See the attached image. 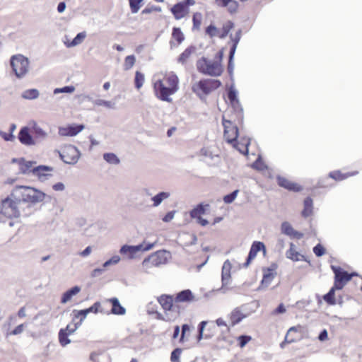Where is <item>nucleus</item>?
I'll return each mask as SVG.
<instances>
[{"label":"nucleus","instance_id":"obj_1","mask_svg":"<svg viewBox=\"0 0 362 362\" xmlns=\"http://www.w3.org/2000/svg\"><path fill=\"white\" fill-rule=\"evenodd\" d=\"M46 194L40 190L27 186H16L10 197L0 204V214L8 219L32 214V205L44 201Z\"/></svg>","mask_w":362,"mask_h":362},{"label":"nucleus","instance_id":"obj_2","mask_svg":"<svg viewBox=\"0 0 362 362\" xmlns=\"http://www.w3.org/2000/svg\"><path fill=\"white\" fill-rule=\"evenodd\" d=\"M156 96L160 100L170 103V95L175 94L179 89V79L176 74L169 73L161 80L153 83Z\"/></svg>","mask_w":362,"mask_h":362},{"label":"nucleus","instance_id":"obj_3","mask_svg":"<svg viewBox=\"0 0 362 362\" xmlns=\"http://www.w3.org/2000/svg\"><path fill=\"white\" fill-rule=\"evenodd\" d=\"M198 71L204 74L218 76L223 72V67L218 61L210 60L202 57L197 62Z\"/></svg>","mask_w":362,"mask_h":362},{"label":"nucleus","instance_id":"obj_4","mask_svg":"<svg viewBox=\"0 0 362 362\" xmlns=\"http://www.w3.org/2000/svg\"><path fill=\"white\" fill-rule=\"evenodd\" d=\"M10 63L18 78H23L30 71V60L23 54L13 55L11 57Z\"/></svg>","mask_w":362,"mask_h":362},{"label":"nucleus","instance_id":"obj_5","mask_svg":"<svg viewBox=\"0 0 362 362\" xmlns=\"http://www.w3.org/2000/svg\"><path fill=\"white\" fill-rule=\"evenodd\" d=\"M221 82L218 80H202L193 85L192 90L199 95H200L201 94L208 95L213 90H215L217 88H218L221 86Z\"/></svg>","mask_w":362,"mask_h":362},{"label":"nucleus","instance_id":"obj_6","mask_svg":"<svg viewBox=\"0 0 362 362\" xmlns=\"http://www.w3.org/2000/svg\"><path fill=\"white\" fill-rule=\"evenodd\" d=\"M155 244L156 243L146 244L144 242L143 243L138 245H124L120 248L119 252L122 255H127L128 258L129 259H134L138 252H146L151 250L154 247Z\"/></svg>","mask_w":362,"mask_h":362},{"label":"nucleus","instance_id":"obj_7","mask_svg":"<svg viewBox=\"0 0 362 362\" xmlns=\"http://www.w3.org/2000/svg\"><path fill=\"white\" fill-rule=\"evenodd\" d=\"M61 159L67 164L74 165L80 158L81 153L79 150L73 145L64 146L62 153H59Z\"/></svg>","mask_w":362,"mask_h":362},{"label":"nucleus","instance_id":"obj_8","mask_svg":"<svg viewBox=\"0 0 362 362\" xmlns=\"http://www.w3.org/2000/svg\"><path fill=\"white\" fill-rule=\"evenodd\" d=\"M332 269L335 275L334 288H336L337 290H340L344 286L346 282L351 280L354 274H349L340 267L332 266Z\"/></svg>","mask_w":362,"mask_h":362},{"label":"nucleus","instance_id":"obj_9","mask_svg":"<svg viewBox=\"0 0 362 362\" xmlns=\"http://www.w3.org/2000/svg\"><path fill=\"white\" fill-rule=\"evenodd\" d=\"M223 125L224 127V137L228 143L235 141L238 136V129L230 120L223 117Z\"/></svg>","mask_w":362,"mask_h":362},{"label":"nucleus","instance_id":"obj_10","mask_svg":"<svg viewBox=\"0 0 362 362\" xmlns=\"http://www.w3.org/2000/svg\"><path fill=\"white\" fill-rule=\"evenodd\" d=\"M31 129L30 125L23 127L21 129L18 134V139L20 142L25 146H34L36 144V141L32 136Z\"/></svg>","mask_w":362,"mask_h":362},{"label":"nucleus","instance_id":"obj_11","mask_svg":"<svg viewBox=\"0 0 362 362\" xmlns=\"http://www.w3.org/2000/svg\"><path fill=\"white\" fill-rule=\"evenodd\" d=\"M53 168L47 165H38L32 169V175L37 177L39 180L44 182L52 176Z\"/></svg>","mask_w":362,"mask_h":362},{"label":"nucleus","instance_id":"obj_12","mask_svg":"<svg viewBox=\"0 0 362 362\" xmlns=\"http://www.w3.org/2000/svg\"><path fill=\"white\" fill-rule=\"evenodd\" d=\"M156 267L165 264L170 257V253L165 250H158L148 257Z\"/></svg>","mask_w":362,"mask_h":362},{"label":"nucleus","instance_id":"obj_13","mask_svg":"<svg viewBox=\"0 0 362 362\" xmlns=\"http://www.w3.org/2000/svg\"><path fill=\"white\" fill-rule=\"evenodd\" d=\"M259 251H263V253L265 255V245L262 242L255 241L251 246L248 257L245 263L244 264L245 267H247L250 265L251 261L256 257L257 252Z\"/></svg>","mask_w":362,"mask_h":362},{"label":"nucleus","instance_id":"obj_14","mask_svg":"<svg viewBox=\"0 0 362 362\" xmlns=\"http://www.w3.org/2000/svg\"><path fill=\"white\" fill-rule=\"evenodd\" d=\"M232 268V264L227 259L224 262L223 265L222 267V272H221V281H222V288L221 289L223 292H226V287L230 284V270Z\"/></svg>","mask_w":362,"mask_h":362},{"label":"nucleus","instance_id":"obj_15","mask_svg":"<svg viewBox=\"0 0 362 362\" xmlns=\"http://www.w3.org/2000/svg\"><path fill=\"white\" fill-rule=\"evenodd\" d=\"M84 129V125H70L59 128V134L63 136H74Z\"/></svg>","mask_w":362,"mask_h":362},{"label":"nucleus","instance_id":"obj_16","mask_svg":"<svg viewBox=\"0 0 362 362\" xmlns=\"http://www.w3.org/2000/svg\"><path fill=\"white\" fill-rule=\"evenodd\" d=\"M274 269L267 268L264 269L263 279L261 281L258 290H263L267 288L276 276V272H274Z\"/></svg>","mask_w":362,"mask_h":362},{"label":"nucleus","instance_id":"obj_17","mask_svg":"<svg viewBox=\"0 0 362 362\" xmlns=\"http://www.w3.org/2000/svg\"><path fill=\"white\" fill-rule=\"evenodd\" d=\"M286 256L287 258L292 259L293 261H300L303 260L305 262H308L306 257L297 252L295 249V245L292 243H290V248L286 252Z\"/></svg>","mask_w":362,"mask_h":362},{"label":"nucleus","instance_id":"obj_18","mask_svg":"<svg viewBox=\"0 0 362 362\" xmlns=\"http://www.w3.org/2000/svg\"><path fill=\"white\" fill-rule=\"evenodd\" d=\"M31 132L34 134V139L36 141L37 139H45L47 136V134L35 122H32L29 124Z\"/></svg>","mask_w":362,"mask_h":362},{"label":"nucleus","instance_id":"obj_19","mask_svg":"<svg viewBox=\"0 0 362 362\" xmlns=\"http://www.w3.org/2000/svg\"><path fill=\"white\" fill-rule=\"evenodd\" d=\"M278 184L287 189L292 190L294 192H298L301 189V187L297 184L291 182L285 177L279 176L277 177Z\"/></svg>","mask_w":362,"mask_h":362},{"label":"nucleus","instance_id":"obj_20","mask_svg":"<svg viewBox=\"0 0 362 362\" xmlns=\"http://www.w3.org/2000/svg\"><path fill=\"white\" fill-rule=\"evenodd\" d=\"M171 11L175 18L179 20L185 17L188 12V9L183 4L178 3L171 8Z\"/></svg>","mask_w":362,"mask_h":362},{"label":"nucleus","instance_id":"obj_21","mask_svg":"<svg viewBox=\"0 0 362 362\" xmlns=\"http://www.w3.org/2000/svg\"><path fill=\"white\" fill-rule=\"evenodd\" d=\"M112 303V313L115 315H122L126 313V309L122 306L117 298H112L108 300Z\"/></svg>","mask_w":362,"mask_h":362},{"label":"nucleus","instance_id":"obj_22","mask_svg":"<svg viewBox=\"0 0 362 362\" xmlns=\"http://www.w3.org/2000/svg\"><path fill=\"white\" fill-rule=\"evenodd\" d=\"M165 321L166 322H173L175 321L180 315V310L177 306L175 305L169 310H165Z\"/></svg>","mask_w":362,"mask_h":362},{"label":"nucleus","instance_id":"obj_23","mask_svg":"<svg viewBox=\"0 0 362 362\" xmlns=\"http://www.w3.org/2000/svg\"><path fill=\"white\" fill-rule=\"evenodd\" d=\"M241 36V30H239L236 33L234 37H232L233 41V45L230 47V54H229V65L228 68H230L232 59L233 58V56L235 54L238 44L240 40Z\"/></svg>","mask_w":362,"mask_h":362},{"label":"nucleus","instance_id":"obj_24","mask_svg":"<svg viewBox=\"0 0 362 362\" xmlns=\"http://www.w3.org/2000/svg\"><path fill=\"white\" fill-rule=\"evenodd\" d=\"M81 291V288L78 286H76L71 289L66 291L62 296L61 303H66L69 301L74 296H76Z\"/></svg>","mask_w":362,"mask_h":362},{"label":"nucleus","instance_id":"obj_25","mask_svg":"<svg viewBox=\"0 0 362 362\" xmlns=\"http://www.w3.org/2000/svg\"><path fill=\"white\" fill-rule=\"evenodd\" d=\"M194 299V296L190 290H184L177 293L175 300L177 302H189Z\"/></svg>","mask_w":362,"mask_h":362},{"label":"nucleus","instance_id":"obj_26","mask_svg":"<svg viewBox=\"0 0 362 362\" xmlns=\"http://www.w3.org/2000/svg\"><path fill=\"white\" fill-rule=\"evenodd\" d=\"M35 163V162L28 161L23 158V160H21V163L20 165V173L23 175L32 173V169L34 168L33 165Z\"/></svg>","mask_w":362,"mask_h":362},{"label":"nucleus","instance_id":"obj_27","mask_svg":"<svg viewBox=\"0 0 362 362\" xmlns=\"http://www.w3.org/2000/svg\"><path fill=\"white\" fill-rule=\"evenodd\" d=\"M158 300L164 310H169L170 308L175 306L173 305V300L171 296L163 295L161 296L158 299Z\"/></svg>","mask_w":362,"mask_h":362},{"label":"nucleus","instance_id":"obj_28","mask_svg":"<svg viewBox=\"0 0 362 362\" xmlns=\"http://www.w3.org/2000/svg\"><path fill=\"white\" fill-rule=\"evenodd\" d=\"M209 204H206L205 206L203 205L202 204H198L195 208H194L190 211V216L192 218H196V219L202 217V215H204L205 214V211H206L205 207H209Z\"/></svg>","mask_w":362,"mask_h":362},{"label":"nucleus","instance_id":"obj_29","mask_svg":"<svg viewBox=\"0 0 362 362\" xmlns=\"http://www.w3.org/2000/svg\"><path fill=\"white\" fill-rule=\"evenodd\" d=\"M245 317H246V315L241 313L240 310L235 308L232 311L230 315L232 326L239 323Z\"/></svg>","mask_w":362,"mask_h":362},{"label":"nucleus","instance_id":"obj_30","mask_svg":"<svg viewBox=\"0 0 362 362\" xmlns=\"http://www.w3.org/2000/svg\"><path fill=\"white\" fill-rule=\"evenodd\" d=\"M170 196V194L167 192H161L155 195L151 198V200L153 201V206L154 207L158 206L163 200L167 199Z\"/></svg>","mask_w":362,"mask_h":362},{"label":"nucleus","instance_id":"obj_31","mask_svg":"<svg viewBox=\"0 0 362 362\" xmlns=\"http://www.w3.org/2000/svg\"><path fill=\"white\" fill-rule=\"evenodd\" d=\"M40 95V92L36 88H31L24 90L22 93V98L26 100H35Z\"/></svg>","mask_w":362,"mask_h":362},{"label":"nucleus","instance_id":"obj_32","mask_svg":"<svg viewBox=\"0 0 362 362\" xmlns=\"http://www.w3.org/2000/svg\"><path fill=\"white\" fill-rule=\"evenodd\" d=\"M86 37V32H81L76 35V36L74 38V40L71 42H65L67 47H72L77 46L82 43L83 40Z\"/></svg>","mask_w":362,"mask_h":362},{"label":"nucleus","instance_id":"obj_33","mask_svg":"<svg viewBox=\"0 0 362 362\" xmlns=\"http://www.w3.org/2000/svg\"><path fill=\"white\" fill-rule=\"evenodd\" d=\"M93 103L96 106H104L108 109H115L116 103L110 100H105L103 99H96L93 101Z\"/></svg>","mask_w":362,"mask_h":362},{"label":"nucleus","instance_id":"obj_34","mask_svg":"<svg viewBox=\"0 0 362 362\" xmlns=\"http://www.w3.org/2000/svg\"><path fill=\"white\" fill-rule=\"evenodd\" d=\"M313 209V200L310 197H308L304 201V209L302 212V215L304 217H308L311 215Z\"/></svg>","mask_w":362,"mask_h":362},{"label":"nucleus","instance_id":"obj_35","mask_svg":"<svg viewBox=\"0 0 362 362\" xmlns=\"http://www.w3.org/2000/svg\"><path fill=\"white\" fill-rule=\"evenodd\" d=\"M103 159L110 164L117 165L120 163L119 158L113 153H105Z\"/></svg>","mask_w":362,"mask_h":362},{"label":"nucleus","instance_id":"obj_36","mask_svg":"<svg viewBox=\"0 0 362 362\" xmlns=\"http://www.w3.org/2000/svg\"><path fill=\"white\" fill-rule=\"evenodd\" d=\"M156 267L148 257L145 258L141 263V269L146 274H151L152 269Z\"/></svg>","mask_w":362,"mask_h":362},{"label":"nucleus","instance_id":"obj_37","mask_svg":"<svg viewBox=\"0 0 362 362\" xmlns=\"http://www.w3.org/2000/svg\"><path fill=\"white\" fill-rule=\"evenodd\" d=\"M194 48L192 47L187 48L179 57L178 62L185 64L189 59L192 53L194 51Z\"/></svg>","mask_w":362,"mask_h":362},{"label":"nucleus","instance_id":"obj_38","mask_svg":"<svg viewBox=\"0 0 362 362\" xmlns=\"http://www.w3.org/2000/svg\"><path fill=\"white\" fill-rule=\"evenodd\" d=\"M172 37L177 41V45L181 44L185 39L184 34L179 28H174L173 29Z\"/></svg>","mask_w":362,"mask_h":362},{"label":"nucleus","instance_id":"obj_39","mask_svg":"<svg viewBox=\"0 0 362 362\" xmlns=\"http://www.w3.org/2000/svg\"><path fill=\"white\" fill-rule=\"evenodd\" d=\"M233 23L228 21L225 25H223L221 30H220V35L219 38L223 39L225 38L228 34L229 33L230 30L233 28Z\"/></svg>","mask_w":362,"mask_h":362},{"label":"nucleus","instance_id":"obj_40","mask_svg":"<svg viewBox=\"0 0 362 362\" xmlns=\"http://www.w3.org/2000/svg\"><path fill=\"white\" fill-rule=\"evenodd\" d=\"M136 62V57L134 55H129L126 57L124 62V70H129L132 69Z\"/></svg>","mask_w":362,"mask_h":362},{"label":"nucleus","instance_id":"obj_41","mask_svg":"<svg viewBox=\"0 0 362 362\" xmlns=\"http://www.w3.org/2000/svg\"><path fill=\"white\" fill-rule=\"evenodd\" d=\"M337 288H334V286L329 290V291L324 296V300L330 305L335 304L334 299V291Z\"/></svg>","mask_w":362,"mask_h":362},{"label":"nucleus","instance_id":"obj_42","mask_svg":"<svg viewBox=\"0 0 362 362\" xmlns=\"http://www.w3.org/2000/svg\"><path fill=\"white\" fill-rule=\"evenodd\" d=\"M206 34L210 37H218L220 35V30L214 25H210L206 28Z\"/></svg>","mask_w":362,"mask_h":362},{"label":"nucleus","instance_id":"obj_43","mask_svg":"<svg viewBox=\"0 0 362 362\" xmlns=\"http://www.w3.org/2000/svg\"><path fill=\"white\" fill-rule=\"evenodd\" d=\"M68 334L64 330L61 329L59 332V340L62 346H65L69 344L71 341L68 338Z\"/></svg>","mask_w":362,"mask_h":362},{"label":"nucleus","instance_id":"obj_44","mask_svg":"<svg viewBox=\"0 0 362 362\" xmlns=\"http://www.w3.org/2000/svg\"><path fill=\"white\" fill-rule=\"evenodd\" d=\"M294 229L288 222H283L281 224V232L286 235L291 236L294 232Z\"/></svg>","mask_w":362,"mask_h":362},{"label":"nucleus","instance_id":"obj_45","mask_svg":"<svg viewBox=\"0 0 362 362\" xmlns=\"http://www.w3.org/2000/svg\"><path fill=\"white\" fill-rule=\"evenodd\" d=\"M144 82V75L139 71H136L135 74L134 83L135 87L139 90L140 89Z\"/></svg>","mask_w":362,"mask_h":362},{"label":"nucleus","instance_id":"obj_46","mask_svg":"<svg viewBox=\"0 0 362 362\" xmlns=\"http://www.w3.org/2000/svg\"><path fill=\"white\" fill-rule=\"evenodd\" d=\"M75 90V88L73 86H64L63 88H57L54 90L53 93L54 95L59 93H71Z\"/></svg>","mask_w":362,"mask_h":362},{"label":"nucleus","instance_id":"obj_47","mask_svg":"<svg viewBox=\"0 0 362 362\" xmlns=\"http://www.w3.org/2000/svg\"><path fill=\"white\" fill-rule=\"evenodd\" d=\"M73 313H74L75 318H78L80 316H81L80 321L78 322L79 325H81L82 322L84 320V319L86 317L87 315L89 313V311L87 308V309L81 310H74L73 311Z\"/></svg>","mask_w":362,"mask_h":362},{"label":"nucleus","instance_id":"obj_48","mask_svg":"<svg viewBox=\"0 0 362 362\" xmlns=\"http://www.w3.org/2000/svg\"><path fill=\"white\" fill-rule=\"evenodd\" d=\"M120 259L121 258L119 255H114L110 259L103 263V267L107 268L110 266L115 265L119 262Z\"/></svg>","mask_w":362,"mask_h":362},{"label":"nucleus","instance_id":"obj_49","mask_svg":"<svg viewBox=\"0 0 362 362\" xmlns=\"http://www.w3.org/2000/svg\"><path fill=\"white\" fill-rule=\"evenodd\" d=\"M131 11L132 13H136L140 8V3L144 0H129Z\"/></svg>","mask_w":362,"mask_h":362},{"label":"nucleus","instance_id":"obj_50","mask_svg":"<svg viewBox=\"0 0 362 362\" xmlns=\"http://www.w3.org/2000/svg\"><path fill=\"white\" fill-rule=\"evenodd\" d=\"M202 16L200 13H195L193 15L192 21H193V28H196V29L199 28V27L201 25V23H202Z\"/></svg>","mask_w":362,"mask_h":362},{"label":"nucleus","instance_id":"obj_51","mask_svg":"<svg viewBox=\"0 0 362 362\" xmlns=\"http://www.w3.org/2000/svg\"><path fill=\"white\" fill-rule=\"evenodd\" d=\"M182 349L176 348L173 351L170 356V360L172 362H178L180 359V356L182 354Z\"/></svg>","mask_w":362,"mask_h":362},{"label":"nucleus","instance_id":"obj_52","mask_svg":"<svg viewBox=\"0 0 362 362\" xmlns=\"http://www.w3.org/2000/svg\"><path fill=\"white\" fill-rule=\"evenodd\" d=\"M238 193V190H235L229 194L224 196L223 201L226 204L232 203L236 198Z\"/></svg>","mask_w":362,"mask_h":362},{"label":"nucleus","instance_id":"obj_53","mask_svg":"<svg viewBox=\"0 0 362 362\" xmlns=\"http://www.w3.org/2000/svg\"><path fill=\"white\" fill-rule=\"evenodd\" d=\"M354 175V173L351 174V175ZM350 176V175H349ZM329 177L337 180H341L348 177V175H342L339 171L332 172L329 173Z\"/></svg>","mask_w":362,"mask_h":362},{"label":"nucleus","instance_id":"obj_54","mask_svg":"<svg viewBox=\"0 0 362 362\" xmlns=\"http://www.w3.org/2000/svg\"><path fill=\"white\" fill-rule=\"evenodd\" d=\"M313 252L317 257H321L325 253V250L322 245L317 244L314 247Z\"/></svg>","mask_w":362,"mask_h":362},{"label":"nucleus","instance_id":"obj_55","mask_svg":"<svg viewBox=\"0 0 362 362\" xmlns=\"http://www.w3.org/2000/svg\"><path fill=\"white\" fill-rule=\"evenodd\" d=\"M251 337L247 335H241L238 337L239 345L241 348L244 347L250 341Z\"/></svg>","mask_w":362,"mask_h":362},{"label":"nucleus","instance_id":"obj_56","mask_svg":"<svg viewBox=\"0 0 362 362\" xmlns=\"http://www.w3.org/2000/svg\"><path fill=\"white\" fill-rule=\"evenodd\" d=\"M154 11L160 12L161 8L159 6H152L150 7H146L142 11L141 13L142 14H148V13H151Z\"/></svg>","mask_w":362,"mask_h":362},{"label":"nucleus","instance_id":"obj_57","mask_svg":"<svg viewBox=\"0 0 362 362\" xmlns=\"http://www.w3.org/2000/svg\"><path fill=\"white\" fill-rule=\"evenodd\" d=\"M297 332V329H296L295 327H291V328L288 329V332H287V334L286 335V337H285V340H284V341H283V342L281 344V347H282V348H283V347H284V344H285V343H291V342L293 341V339H288V336H289V334H290L291 332Z\"/></svg>","mask_w":362,"mask_h":362},{"label":"nucleus","instance_id":"obj_58","mask_svg":"<svg viewBox=\"0 0 362 362\" xmlns=\"http://www.w3.org/2000/svg\"><path fill=\"white\" fill-rule=\"evenodd\" d=\"M0 136L6 141H13L15 139L14 135L11 133H6L1 131Z\"/></svg>","mask_w":362,"mask_h":362},{"label":"nucleus","instance_id":"obj_59","mask_svg":"<svg viewBox=\"0 0 362 362\" xmlns=\"http://www.w3.org/2000/svg\"><path fill=\"white\" fill-rule=\"evenodd\" d=\"M190 331V327L187 324H185L182 326V333L180 339V342L184 341L185 337L187 332Z\"/></svg>","mask_w":362,"mask_h":362},{"label":"nucleus","instance_id":"obj_60","mask_svg":"<svg viewBox=\"0 0 362 362\" xmlns=\"http://www.w3.org/2000/svg\"><path fill=\"white\" fill-rule=\"evenodd\" d=\"M81 325H79L78 322L77 323H75L74 325H68L66 326V331H67L68 332H66L68 334H71L72 333H74L75 332V330H76L78 327L80 326Z\"/></svg>","mask_w":362,"mask_h":362},{"label":"nucleus","instance_id":"obj_61","mask_svg":"<svg viewBox=\"0 0 362 362\" xmlns=\"http://www.w3.org/2000/svg\"><path fill=\"white\" fill-rule=\"evenodd\" d=\"M25 324L18 325L11 333L12 335H18L23 332Z\"/></svg>","mask_w":362,"mask_h":362},{"label":"nucleus","instance_id":"obj_62","mask_svg":"<svg viewBox=\"0 0 362 362\" xmlns=\"http://www.w3.org/2000/svg\"><path fill=\"white\" fill-rule=\"evenodd\" d=\"M175 213V211H171L167 213L166 215L162 218L163 221L168 223L172 221L174 218Z\"/></svg>","mask_w":362,"mask_h":362},{"label":"nucleus","instance_id":"obj_63","mask_svg":"<svg viewBox=\"0 0 362 362\" xmlns=\"http://www.w3.org/2000/svg\"><path fill=\"white\" fill-rule=\"evenodd\" d=\"M228 99L231 102H233V101L236 100V99H237V93H236L235 90H234L233 88H230L229 90V91H228Z\"/></svg>","mask_w":362,"mask_h":362},{"label":"nucleus","instance_id":"obj_64","mask_svg":"<svg viewBox=\"0 0 362 362\" xmlns=\"http://www.w3.org/2000/svg\"><path fill=\"white\" fill-rule=\"evenodd\" d=\"M54 191L62 192L65 189V185L62 182H57L52 186Z\"/></svg>","mask_w":362,"mask_h":362}]
</instances>
